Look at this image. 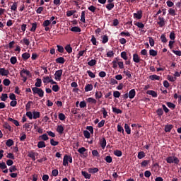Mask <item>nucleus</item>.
Instances as JSON below:
<instances>
[{
	"mask_svg": "<svg viewBox=\"0 0 181 181\" xmlns=\"http://www.w3.org/2000/svg\"><path fill=\"white\" fill-rule=\"evenodd\" d=\"M3 84H4L6 86H9V84H11V81L8 78H5L3 81Z\"/></svg>",
	"mask_w": 181,
	"mask_h": 181,
	"instance_id": "51",
	"label": "nucleus"
},
{
	"mask_svg": "<svg viewBox=\"0 0 181 181\" xmlns=\"http://www.w3.org/2000/svg\"><path fill=\"white\" fill-rule=\"evenodd\" d=\"M168 13L171 15V16H175L176 15V11L173 8H169Z\"/></svg>",
	"mask_w": 181,
	"mask_h": 181,
	"instance_id": "37",
	"label": "nucleus"
},
{
	"mask_svg": "<svg viewBox=\"0 0 181 181\" xmlns=\"http://www.w3.org/2000/svg\"><path fill=\"white\" fill-rule=\"evenodd\" d=\"M102 112L103 114V118H107V116L108 115V112H107V110L104 107H103Z\"/></svg>",
	"mask_w": 181,
	"mask_h": 181,
	"instance_id": "60",
	"label": "nucleus"
},
{
	"mask_svg": "<svg viewBox=\"0 0 181 181\" xmlns=\"http://www.w3.org/2000/svg\"><path fill=\"white\" fill-rule=\"evenodd\" d=\"M60 90V88H59V85H54L52 86V91H54V93H57Z\"/></svg>",
	"mask_w": 181,
	"mask_h": 181,
	"instance_id": "50",
	"label": "nucleus"
},
{
	"mask_svg": "<svg viewBox=\"0 0 181 181\" xmlns=\"http://www.w3.org/2000/svg\"><path fill=\"white\" fill-rule=\"evenodd\" d=\"M136 94V93L135 92V89H132V90L129 92V98H130L131 100H132V98H134Z\"/></svg>",
	"mask_w": 181,
	"mask_h": 181,
	"instance_id": "10",
	"label": "nucleus"
},
{
	"mask_svg": "<svg viewBox=\"0 0 181 181\" xmlns=\"http://www.w3.org/2000/svg\"><path fill=\"white\" fill-rule=\"evenodd\" d=\"M121 57L122 59H124V60H128V57L127 56V52H122L121 53Z\"/></svg>",
	"mask_w": 181,
	"mask_h": 181,
	"instance_id": "49",
	"label": "nucleus"
},
{
	"mask_svg": "<svg viewBox=\"0 0 181 181\" xmlns=\"http://www.w3.org/2000/svg\"><path fill=\"white\" fill-rule=\"evenodd\" d=\"M69 163H72L73 158H71V156H70L65 155L64 156V159H63V165L67 166L69 165Z\"/></svg>",
	"mask_w": 181,
	"mask_h": 181,
	"instance_id": "3",
	"label": "nucleus"
},
{
	"mask_svg": "<svg viewBox=\"0 0 181 181\" xmlns=\"http://www.w3.org/2000/svg\"><path fill=\"white\" fill-rule=\"evenodd\" d=\"M167 106L168 107V108H172L173 110L175 109V104L170 103V102H168L167 103Z\"/></svg>",
	"mask_w": 181,
	"mask_h": 181,
	"instance_id": "58",
	"label": "nucleus"
},
{
	"mask_svg": "<svg viewBox=\"0 0 181 181\" xmlns=\"http://www.w3.org/2000/svg\"><path fill=\"white\" fill-rule=\"evenodd\" d=\"M64 131V127L62 125H58V126H57V132L59 134H63Z\"/></svg>",
	"mask_w": 181,
	"mask_h": 181,
	"instance_id": "14",
	"label": "nucleus"
},
{
	"mask_svg": "<svg viewBox=\"0 0 181 181\" xmlns=\"http://www.w3.org/2000/svg\"><path fill=\"white\" fill-rule=\"evenodd\" d=\"M0 74L1 76H8V74H9V71L5 69V68H0Z\"/></svg>",
	"mask_w": 181,
	"mask_h": 181,
	"instance_id": "7",
	"label": "nucleus"
},
{
	"mask_svg": "<svg viewBox=\"0 0 181 181\" xmlns=\"http://www.w3.org/2000/svg\"><path fill=\"white\" fill-rule=\"evenodd\" d=\"M87 73H88L89 77H90L91 78H95V74H94V73H93V71H87Z\"/></svg>",
	"mask_w": 181,
	"mask_h": 181,
	"instance_id": "55",
	"label": "nucleus"
},
{
	"mask_svg": "<svg viewBox=\"0 0 181 181\" xmlns=\"http://www.w3.org/2000/svg\"><path fill=\"white\" fill-rule=\"evenodd\" d=\"M7 99H8V94L4 93L1 95V101H6Z\"/></svg>",
	"mask_w": 181,
	"mask_h": 181,
	"instance_id": "53",
	"label": "nucleus"
},
{
	"mask_svg": "<svg viewBox=\"0 0 181 181\" xmlns=\"http://www.w3.org/2000/svg\"><path fill=\"white\" fill-rule=\"evenodd\" d=\"M33 118L34 119H37V118H40V112H33Z\"/></svg>",
	"mask_w": 181,
	"mask_h": 181,
	"instance_id": "19",
	"label": "nucleus"
},
{
	"mask_svg": "<svg viewBox=\"0 0 181 181\" xmlns=\"http://www.w3.org/2000/svg\"><path fill=\"white\" fill-rule=\"evenodd\" d=\"M167 163H175V165L179 164V158L176 156H169L166 158Z\"/></svg>",
	"mask_w": 181,
	"mask_h": 181,
	"instance_id": "2",
	"label": "nucleus"
},
{
	"mask_svg": "<svg viewBox=\"0 0 181 181\" xmlns=\"http://www.w3.org/2000/svg\"><path fill=\"white\" fill-rule=\"evenodd\" d=\"M25 74V76H29V74H30V72L25 69H23L20 72V76H21V77H23Z\"/></svg>",
	"mask_w": 181,
	"mask_h": 181,
	"instance_id": "11",
	"label": "nucleus"
},
{
	"mask_svg": "<svg viewBox=\"0 0 181 181\" xmlns=\"http://www.w3.org/2000/svg\"><path fill=\"white\" fill-rule=\"evenodd\" d=\"M37 147L40 148H46V144L45 141H39L37 144Z\"/></svg>",
	"mask_w": 181,
	"mask_h": 181,
	"instance_id": "31",
	"label": "nucleus"
},
{
	"mask_svg": "<svg viewBox=\"0 0 181 181\" xmlns=\"http://www.w3.org/2000/svg\"><path fill=\"white\" fill-rule=\"evenodd\" d=\"M114 155H115V156H122V152L121 151L119 150H116L114 151Z\"/></svg>",
	"mask_w": 181,
	"mask_h": 181,
	"instance_id": "47",
	"label": "nucleus"
},
{
	"mask_svg": "<svg viewBox=\"0 0 181 181\" xmlns=\"http://www.w3.org/2000/svg\"><path fill=\"white\" fill-rule=\"evenodd\" d=\"M57 50L59 52V53H63L64 52V48H63V46L62 45H57Z\"/></svg>",
	"mask_w": 181,
	"mask_h": 181,
	"instance_id": "56",
	"label": "nucleus"
},
{
	"mask_svg": "<svg viewBox=\"0 0 181 181\" xmlns=\"http://www.w3.org/2000/svg\"><path fill=\"white\" fill-rule=\"evenodd\" d=\"M59 119H60V121H64V119H66V115L63 113H60L59 115Z\"/></svg>",
	"mask_w": 181,
	"mask_h": 181,
	"instance_id": "57",
	"label": "nucleus"
},
{
	"mask_svg": "<svg viewBox=\"0 0 181 181\" xmlns=\"http://www.w3.org/2000/svg\"><path fill=\"white\" fill-rule=\"evenodd\" d=\"M16 9H18V3L14 2L11 7V10L15 12V11H16Z\"/></svg>",
	"mask_w": 181,
	"mask_h": 181,
	"instance_id": "34",
	"label": "nucleus"
},
{
	"mask_svg": "<svg viewBox=\"0 0 181 181\" xmlns=\"http://www.w3.org/2000/svg\"><path fill=\"white\" fill-rule=\"evenodd\" d=\"M105 161L107 163H111V162H112V158L110 156H107L105 157Z\"/></svg>",
	"mask_w": 181,
	"mask_h": 181,
	"instance_id": "54",
	"label": "nucleus"
},
{
	"mask_svg": "<svg viewBox=\"0 0 181 181\" xmlns=\"http://www.w3.org/2000/svg\"><path fill=\"white\" fill-rule=\"evenodd\" d=\"M134 19H141L142 18V11H138L136 13L133 14Z\"/></svg>",
	"mask_w": 181,
	"mask_h": 181,
	"instance_id": "6",
	"label": "nucleus"
},
{
	"mask_svg": "<svg viewBox=\"0 0 181 181\" xmlns=\"http://www.w3.org/2000/svg\"><path fill=\"white\" fill-rule=\"evenodd\" d=\"M65 50L67 52V53H71V52H73V48H71V47L68 45L65 47Z\"/></svg>",
	"mask_w": 181,
	"mask_h": 181,
	"instance_id": "40",
	"label": "nucleus"
},
{
	"mask_svg": "<svg viewBox=\"0 0 181 181\" xmlns=\"http://www.w3.org/2000/svg\"><path fill=\"white\" fill-rule=\"evenodd\" d=\"M40 138H41L42 141H47L49 139V136L46 134L40 136Z\"/></svg>",
	"mask_w": 181,
	"mask_h": 181,
	"instance_id": "43",
	"label": "nucleus"
},
{
	"mask_svg": "<svg viewBox=\"0 0 181 181\" xmlns=\"http://www.w3.org/2000/svg\"><path fill=\"white\" fill-rule=\"evenodd\" d=\"M144 158H145V153L144 151L139 152L138 158L139 159H144Z\"/></svg>",
	"mask_w": 181,
	"mask_h": 181,
	"instance_id": "41",
	"label": "nucleus"
},
{
	"mask_svg": "<svg viewBox=\"0 0 181 181\" xmlns=\"http://www.w3.org/2000/svg\"><path fill=\"white\" fill-rule=\"evenodd\" d=\"M112 112L115 114H122V110L117 107H112Z\"/></svg>",
	"mask_w": 181,
	"mask_h": 181,
	"instance_id": "36",
	"label": "nucleus"
},
{
	"mask_svg": "<svg viewBox=\"0 0 181 181\" xmlns=\"http://www.w3.org/2000/svg\"><path fill=\"white\" fill-rule=\"evenodd\" d=\"M86 101L90 104H97V100L94 99L93 98H88L86 99Z\"/></svg>",
	"mask_w": 181,
	"mask_h": 181,
	"instance_id": "18",
	"label": "nucleus"
},
{
	"mask_svg": "<svg viewBox=\"0 0 181 181\" xmlns=\"http://www.w3.org/2000/svg\"><path fill=\"white\" fill-rule=\"evenodd\" d=\"M88 66L93 67V66H95L97 64V61L95 59H92L88 62Z\"/></svg>",
	"mask_w": 181,
	"mask_h": 181,
	"instance_id": "30",
	"label": "nucleus"
},
{
	"mask_svg": "<svg viewBox=\"0 0 181 181\" xmlns=\"http://www.w3.org/2000/svg\"><path fill=\"white\" fill-rule=\"evenodd\" d=\"M50 144L52 146H57V145H59V141H54V139H50Z\"/></svg>",
	"mask_w": 181,
	"mask_h": 181,
	"instance_id": "39",
	"label": "nucleus"
},
{
	"mask_svg": "<svg viewBox=\"0 0 181 181\" xmlns=\"http://www.w3.org/2000/svg\"><path fill=\"white\" fill-rule=\"evenodd\" d=\"M51 80H52V77L46 76L43 78L42 81L45 84H46V83H50Z\"/></svg>",
	"mask_w": 181,
	"mask_h": 181,
	"instance_id": "21",
	"label": "nucleus"
},
{
	"mask_svg": "<svg viewBox=\"0 0 181 181\" xmlns=\"http://www.w3.org/2000/svg\"><path fill=\"white\" fill-rule=\"evenodd\" d=\"M158 21L157 22V23L158 24L160 28H163V26H165V25L166 24V21H165V18L161 17L160 16H158Z\"/></svg>",
	"mask_w": 181,
	"mask_h": 181,
	"instance_id": "5",
	"label": "nucleus"
},
{
	"mask_svg": "<svg viewBox=\"0 0 181 181\" xmlns=\"http://www.w3.org/2000/svg\"><path fill=\"white\" fill-rule=\"evenodd\" d=\"M107 57H114V51H109L106 54Z\"/></svg>",
	"mask_w": 181,
	"mask_h": 181,
	"instance_id": "61",
	"label": "nucleus"
},
{
	"mask_svg": "<svg viewBox=\"0 0 181 181\" xmlns=\"http://www.w3.org/2000/svg\"><path fill=\"white\" fill-rule=\"evenodd\" d=\"M168 80H169V81L171 82L176 81V77H173V76L168 75Z\"/></svg>",
	"mask_w": 181,
	"mask_h": 181,
	"instance_id": "59",
	"label": "nucleus"
},
{
	"mask_svg": "<svg viewBox=\"0 0 181 181\" xmlns=\"http://www.w3.org/2000/svg\"><path fill=\"white\" fill-rule=\"evenodd\" d=\"M150 80L154 81V80H160V77L158 75H151L149 76Z\"/></svg>",
	"mask_w": 181,
	"mask_h": 181,
	"instance_id": "24",
	"label": "nucleus"
},
{
	"mask_svg": "<svg viewBox=\"0 0 181 181\" xmlns=\"http://www.w3.org/2000/svg\"><path fill=\"white\" fill-rule=\"evenodd\" d=\"M62 74H63V70L59 69L58 71H56L54 74L55 80H57V81H60V80L62 79Z\"/></svg>",
	"mask_w": 181,
	"mask_h": 181,
	"instance_id": "4",
	"label": "nucleus"
},
{
	"mask_svg": "<svg viewBox=\"0 0 181 181\" xmlns=\"http://www.w3.org/2000/svg\"><path fill=\"white\" fill-rule=\"evenodd\" d=\"M22 57L24 60H28L30 57V54L25 52L22 54Z\"/></svg>",
	"mask_w": 181,
	"mask_h": 181,
	"instance_id": "35",
	"label": "nucleus"
},
{
	"mask_svg": "<svg viewBox=\"0 0 181 181\" xmlns=\"http://www.w3.org/2000/svg\"><path fill=\"white\" fill-rule=\"evenodd\" d=\"M113 96L115 97V98H119V97H121V93L116 90L113 93Z\"/></svg>",
	"mask_w": 181,
	"mask_h": 181,
	"instance_id": "44",
	"label": "nucleus"
},
{
	"mask_svg": "<svg viewBox=\"0 0 181 181\" xmlns=\"http://www.w3.org/2000/svg\"><path fill=\"white\" fill-rule=\"evenodd\" d=\"M6 146L11 147L12 145H13V140L12 139H8L6 142Z\"/></svg>",
	"mask_w": 181,
	"mask_h": 181,
	"instance_id": "38",
	"label": "nucleus"
},
{
	"mask_svg": "<svg viewBox=\"0 0 181 181\" xmlns=\"http://www.w3.org/2000/svg\"><path fill=\"white\" fill-rule=\"evenodd\" d=\"M149 54L150 56H153V57H155V56H158V51H156L154 49H150Z\"/></svg>",
	"mask_w": 181,
	"mask_h": 181,
	"instance_id": "29",
	"label": "nucleus"
},
{
	"mask_svg": "<svg viewBox=\"0 0 181 181\" xmlns=\"http://www.w3.org/2000/svg\"><path fill=\"white\" fill-rule=\"evenodd\" d=\"M35 86L37 88V87H42V79L37 78V81H36Z\"/></svg>",
	"mask_w": 181,
	"mask_h": 181,
	"instance_id": "32",
	"label": "nucleus"
},
{
	"mask_svg": "<svg viewBox=\"0 0 181 181\" xmlns=\"http://www.w3.org/2000/svg\"><path fill=\"white\" fill-rule=\"evenodd\" d=\"M124 129L128 135L131 134V128H129L128 124H124Z\"/></svg>",
	"mask_w": 181,
	"mask_h": 181,
	"instance_id": "26",
	"label": "nucleus"
},
{
	"mask_svg": "<svg viewBox=\"0 0 181 181\" xmlns=\"http://www.w3.org/2000/svg\"><path fill=\"white\" fill-rule=\"evenodd\" d=\"M88 172L89 173H97L98 172V168H88Z\"/></svg>",
	"mask_w": 181,
	"mask_h": 181,
	"instance_id": "28",
	"label": "nucleus"
},
{
	"mask_svg": "<svg viewBox=\"0 0 181 181\" xmlns=\"http://www.w3.org/2000/svg\"><path fill=\"white\" fill-rule=\"evenodd\" d=\"M21 43H23V45H25V46H29L30 45V42L28 38H23L22 41H21Z\"/></svg>",
	"mask_w": 181,
	"mask_h": 181,
	"instance_id": "22",
	"label": "nucleus"
},
{
	"mask_svg": "<svg viewBox=\"0 0 181 181\" xmlns=\"http://www.w3.org/2000/svg\"><path fill=\"white\" fill-rule=\"evenodd\" d=\"M32 90H33V94H37L39 97H40L41 98H43L45 95V91H43L42 88L34 87L32 88Z\"/></svg>",
	"mask_w": 181,
	"mask_h": 181,
	"instance_id": "1",
	"label": "nucleus"
},
{
	"mask_svg": "<svg viewBox=\"0 0 181 181\" xmlns=\"http://www.w3.org/2000/svg\"><path fill=\"white\" fill-rule=\"evenodd\" d=\"M134 25L138 26L140 29H144V28H145V25H144L142 23L137 22Z\"/></svg>",
	"mask_w": 181,
	"mask_h": 181,
	"instance_id": "45",
	"label": "nucleus"
},
{
	"mask_svg": "<svg viewBox=\"0 0 181 181\" xmlns=\"http://www.w3.org/2000/svg\"><path fill=\"white\" fill-rule=\"evenodd\" d=\"M93 84H87L85 86V91L86 93H88V91H93Z\"/></svg>",
	"mask_w": 181,
	"mask_h": 181,
	"instance_id": "13",
	"label": "nucleus"
},
{
	"mask_svg": "<svg viewBox=\"0 0 181 181\" xmlns=\"http://www.w3.org/2000/svg\"><path fill=\"white\" fill-rule=\"evenodd\" d=\"M107 42H108V36H107V35H103V36L102 37V43L105 44V43H107Z\"/></svg>",
	"mask_w": 181,
	"mask_h": 181,
	"instance_id": "48",
	"label": "nucleus"
},
{
	"mask_svg": "<svg viewBox=\"0 0 181 181\" xmlns=\"http://www.w3.org/2000/svg\"><path fill=\"white\" fill-rule=\"evenodd\" d=\"M81 22L86 23V11H82L81 15Z\"/></svg>",
	"mask_w": 181,
	"mask_h": 181,
	"instance_id": "23",
	"label": "nucleus"
},
{
	"mask_svg": "<svg viewBox=\"0 0 181 181\" xmlns=\"http://www.w3.org/2000/svg\"><path fill=\"white\" fill-rule=\"evenodd\" d=\"M133 62H134V63H139V62H141V58L138 54H133Z\"/></svg>",
	"mask_w": 181,
	"mask_h": 181,
	"instance_id": "9",
	"label": "nucleus"
},
{
	"mask_svg": "<svg viewBox=\"0 0 181 181\" xmlns=\"http://www.w3.org/2000/svg\"><path fill=\"white\" fill-rule=\"evenodd\" d=\"M83 135L85 136V138H86L87 139H88V138H90V132H88V131L85 130L83 132Z\"/></svg>",
	"mask_w": 181,
	"mask_h": 181,
	"instance_id": "63",
	"label": "nucleus"
},
{
	"mask_svg": "<svg viewBox=\"0 0 181 181\" xmlns=\"http://www.w3.org/2000/svg\"><path fill=\"white\" fill-rule=\"evenodd\" d=\"M50 25V21L49 20H46L43 22L42 26L44 27H47Z\"/></svg>",
	"mask_w": 181,
	"mask_h": 181,
	"instance_id": "64",
	"label": "nucleus"
},
{
	"mask_svg": "<svg viewBox=\"0 0 181 181\" xmlns=\"http://www.w3.org/2000/svg\"><path fill=\"white\" fill-rule=\"evenodd\" d=\"M10 62H11V64H16V62H18V60L16 59V57H12L10 59Z\"/></svg>",
	"mask_w": 181,
	"mask_h": 181,
	"instance_id": "52",
	"label": "nucleus"
},
{
	"mask_svg": "<svg viewBox=\"0 0 181 181\" xmlns=\"http://www.w3.org/2000/svg\"><path fill=\"white\" fill-rule=\"evenodd\" d=\"M173 128V125L167 124V125L165 126V132H170V131H172Z\"/></svg>",
	"mask_w": 181,
	"mask_h": 181,
	"instance_id": "16",
	"label": "nucleus"
},
{
	"mask_svg": "<svg viewBox=\"0 0 181 181\" xmlns=\"http://www.w3.org/2000/svg\"><path fill=\"white\" fill-rule=\"evenodd\" d=\"M37 153H35L33 151H30L28 153V157L31 158V159H33V160H36V156H37Z\"/></svg>",
	"mask_w": 181,
	"mask_h": 181,
	"instance_id": "8",
	"label": "nucleus"
},
{
	"mask_svg": "<svg viewBox=\"0 0 181 181\" xmlns=\"http://www.w3.org/2000/svg\"><path fill=\"white\" fill-rule=\"evenodd\" d=\"M90 42H92L93 46H97V45L98 44V42H97V39L95 38V37L94 35H92Z\"/></svg>",
	"mask_w": 181,
	"mask_h": 181,
	"instance_id": "33",
	"label": "nucleus"
},
{
	"mask_svg": "<svg viewBox=\"0 0 181 181\" xmlns=\"http://www.w3.org/2000/svg\"><path fill=\"white\" fill-rule=\"evenodd\" d=\"M55 62L59 64H64L66 60L63 57H59L56 59Z\"/></svg>",
	"mask_w": 181,
	"mask_h": 181,
	"instance_id": "15",
	"label": "nucleus"
},
{
	"mask_svg": "<svg viewBox=\"0 0 181 181\" xmlns=\"http://www.w3.org/2000/svg\"><path fill=\"white\" fill-rule=\"evenodd\" d=\"M106 8L108 11H111L114 8V3L113 4H108L106 5Z\"/></svg>",
	"mask_w": 181,
	"mask_h": 181,
	"instance_id": "62",
	"label": "nucleus"
},
{
	"mask_svg": "<svg viewBox=\"0 0 181 181\" xmlns=\"http://www.w3.org/2000/svg\"><path fill=\"white\" fill-rule=\"evenodd\" d=\"M95 97L97 99L101 98L103 97V93L98 91L95 92Z\"/></svg>",
	"mask_w": 181,
	"mask_h": 181,
	"instance_id": "42",
	"label": "nucleus"
},
{
	"mask_svg": "<svg viewBox=\"0 0 181 181\" xmlns=\"http://www.w3.org/2000/svg\"><path fill=\"white\" fill-rule=\"evenodd\" d=\"M81 175L84 176L85 179H90L91 175L88 174V173L86 171H82Z\"/></svg>",
	"mask_w": 181,
	"mask_h": 181,
	"instance_id": "20",
	"label": "nucleus"
},
{
	"mask_svg": "<svg viewBox=\"0 0 181 181\" xmlns=\"http://www.w3.org/2000/svg\"><path fill=\"white\" fill-rule=\"evenodd\" d=\"M119 59H118V58H115V60H113L112 61V67H113V69H117V67H118V61H119Z\"/></svg>",
	"mask_w": 181,
	"mask_h": 181,
	"instance_id": "25",
	"label": "nucleus"
},
{
	"mask_svg": "<svg viewBox=\"0 0 181 181\" xmlns=\"http://www.w3.org/2000/svg\"><path fill=\"white\" fill-rule=\"evenodd\" d=\"M100 146L103 149H105V146H107V141L105 138L102 139V140L100 141Z\"/></svg>",
	"mask_w": 181,
	"mask_h": 181,
	"instance_id": "17",
	"label": "nucleus"
},
{
	"mask_svg": "<svg viewBox=\"0 0 181 181\" xmlns=\"http://www.w3.org/2000/svg\"><path fill=\"white\" fill-rule=\"evenodd\" d=\"M71 32H75V33H78L80 32H81V28H80L79 27L75 26V27H72L70 29Z\"/></svg>",
	"mask_w": 181,
	"mask_h": 181,
	"instance_id": "12",
	"label": "nucleus"
},
{
	"mask_svg": "<svg viewBox=\"0 0 181 181\" xmlns=\"http://www.w3.org/2000/svg\"><path fill=\"white\" fill-rule=\"evenodd\" d=\"M37 28V24H36V23H33L32 28L30 29V32H35Z\"/></svg>",
	"mask_w": 181,
	"mask_h": 181,
	"instance_id": "46",
	"label": "nucleus"
},
{
	"mask_svg": "<svg viewBox=\"0 0 181 181\" xmlns=\"http://www.w3.org/2000/svg\"><path fill=\"white\" fill-rule=\"evenodd\" d=\"M147 94H148L149 95H152V97H154V98L158 97V93H156L155 90H148L147 92Z\"/></svg>",
	"mask_w": 181,
	"mask_h": 181,
	"instance_id": "27",
	"label": "nucleus"
}]
</instances>
